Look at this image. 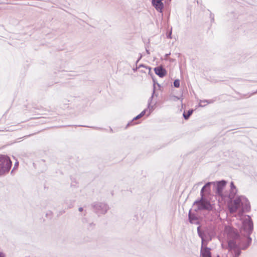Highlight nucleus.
Segmentation results:
<instances>
[{"mask_svg":"<svg viewBox=\"0 0 257 257\" xmlns=\"http://www.w3.org/2000/svg\"><path fill=\"white\" fill-rule=\"evenodd\" d=\"M225 231L228 234L229 240L228 241V247L230 249H237L238 248L237 242L239 237V235L231 227H226Z\"/></svg>","mask_w":257,"mask_h":257,"instance_id":"nucleus-1","label":"nucleus"},{"mask_svg":"<svg viewBox=\"0 0 257 257\" xmlns=\"http://www.w3.org/2000/svg\"><path fill=\"white\" fill-rule=\"evenodd\" d=\"M12 166V162L8 156L0 155V175L8 172Z\"/></svg>","mask_w":257,"mask_h":257,"instance_id":"nucleus-2","label":"nucleus"},{"mask_svg":"<svg viewBox=\"0 0 257 257\" xmlns=\"http://www.w3.org/2000/svg\"><path fill=\"white\" fill-rule=\"evenodd\" d=\"M198 203L199 209H204L208 210L212 209V206L210 202L203 199H201Z\"/></svg>","mask_w":257,"mask_h":257,"instance_id":"nucleus-3","label":"nucleus"},{"mask_svg":"<svg viewBox=\"0 0 257 257\" xmlns=\"http://www.w3.org/2000/svg\"><path fill=\"white\" fill-rule=\"evenodd\" d=\"M163 0H152V5L155 7L156 10L160 12H162L164 8V4L162 2Z\"/></svg>","mask_w":257,"mask_h":257,"instance_id":"nucleus-4","label":"nucleus"},{"mask_svg":"<svg viewBox=\"0 0 257 257\" xmlns=\"http://www.w3.org/2000/svg\"><path fill=\"white\" fill-rule=\"evenodd\" d=\"M154 71L155 73L161 77H164L166 74V70L162 66L156 67Z\"/></svg>","mask_w":257,"mask_h":257,"instance_id":"nucleus-5","label":"nucleus"},{"mask_svg":"<svg viewBox=\"0 0 257 257\" xmlns=\"http://www.w3.org/2000/svg\"><path fill=\"white\" fill-rule=\"evenodd\" d=\"M201 254L203 257H211L210 249L207 247L202 248Z\"/></svg>","mask_w":257,"mask_h":257,"instance_id":"nucleus-6","label":"nucleus"},{"mask_svg":"<svg viewBox=\"0 0 257 257\" xmlns=\"http://www.w3.org/2000/svg\"><path fill=\"white\" fill-rule=\"evenodd\" d=\"M226 182L224 181L219 182L217 184V191L218 193L221 195V192L223 188L225 187Z\"/></svg>","mask_w":257,"mask_h":257,"instance_id":"nucleus-7","label":"nucleus"},{"mask_svg":"<svg viewBox=\"0 0 257 257\" xmlns=\"http://www.w3.org/2000/svg\"><path fill=\"white\" fill-rule=\"evenodd\" d=\"M234 207H230V212H234L240 206V200L239 199H235L234 201Z\"/></svg>","mask_w":257,"mask_h":257,"instance_id":"nucleus-8","label":"nucleus"},{"mask_svg":"<svg viewBox=\"0 0 257 257\" xmlns=\"http://www.w3.org/2000/svg\"><path fill=\"white\" fill-rule=\"evenodd\" d=\"M193 110L191 109V110H189L188 111V112L187 113H186L185 112H184L183 113V116L184 117V118L185 119H188V118L189 117V116L192 114V113H193Z\"/></svg>","mask_w":257,"mask_h":257,"instance_id":"nucleus-9","label":"nucleus"},{"mask_svg":"<svg viewBox=\"0 0 257 257\" xmlns=\"http://www.w3.org/2000/svg\"><path fill=\"white\" fill-rule=\"evenodd\" d=\"M210 183H207L201 189V193L202 194L203 191L207 189H208V190L210 189Z\"/></svg>","mask_w":257,"mask_h":257,"instance_id":"nucleus-10","label":"nucleus"},{"mask_svg":"<svg viewBox=\"0 0 257 257\" xmlns=\"http://www.w3.org/2000/svg\"><path fill=\"white\" fill-rule=\"evenodd\" d=\"M145 113H146L145 111H143L140 114L138 115L134 119H137L140 118L141 117H142V116H143L145 115Z\"/></svg>","mask_w":257,"mask_h":257,"instance_id":"nucleus-11","label":"nucleus"},{"mask_svg":"<svg viewBox=\"0 0 257 257\" xmlns=\"http://www.w3.org/2000/svg\"><path fill=\"white\" fill-rule=\"evenodd\" d=\"M174 85L175 87L178 88L180 86V81L179 80H175L174 82Z\"/></svg>","mask_w":257,"mask_h":257,"instance_id":"nucleus-12","label":"nucleus"},{"mask_svg":"<svg viewBox=\"0 0 257 257\" xmlns=\"http://www.w3.org/2000/svg\"><path fill=\"white\" fill-rule=\"evenodd\" d=\"M5 254L2 252H0V257H5Z\"/></svg>","mask_w":257,"mask_h":257,"instance_id":"nucleus-13","label":"nucleus"},{"mask_svg":"<svg viewBox=\"0 0 257 257\" xmlns=\"http://www.w3.org/2000/svg\"><path fill=\"white\" fill-rule=\"evenodd\" d=\"M231 186L232 187H234V184H233V182H231Z\"/></svg>","mask_w":257,"mask_h":257,"instance_id":"nucleus-14","label":"nucleus"},{"mask_svg":"<svg viewBox=\"0 0 257 257\" xmlns=\"http://www.w3.org/2000/svg\"><path fill=\"white\" fill-rule=\"evenodd\" d=\"M79 211H82V208H79Z\"/></svg>","mask_w":257,"mask_h":257,"instance_id":"nucleus-15","label":"nucleus"}]
</instances>
